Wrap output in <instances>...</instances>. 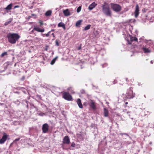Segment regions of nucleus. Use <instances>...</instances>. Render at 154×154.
Returning <instances> with one entry per match:
<instances>
[{"mask_svg":"<svg viewBox=\"0 0 154 154\" xmlns=\"http://www.w3.org/2000/svg\"><path fill=\"white\" fill-rule=\"evenodd\" d=\"M82 91H83V92H84V90H82Z\"/></svg>","mask_w":154,"mask_h":154,"instance_id":"obj_56","label":"nucleus"},{"mask_svg":"<svg viewBox=\"0 0 154 154\" xmlns=\"http://www.w3.org/2000/svg\"><path fill=\"white\" fill-rule=\"evenodd\" d=\"M126 111V110L125 109L124 110H123V112H125Z\"/></svg>","mask_w":154,"mask_h":154,"instance_id":"obj_49","label":"nucleus"},{"mask_svg":"<svg viewBox=\"0 0 154 154\" xmlns=\"http://www.w3.org/2000/svg\"><path fill=\"white\" fill-rule=\"evenodd\" d=\"M126 112L127 114H128L130 113V112Z\"/></svg>","mask_w":154,"mask_h":154,"instance_id":"obj_47","label":"nucleus"},{"mask_svg":"<svg viewBox=\"0 0 154 154\" xmlns=\"http://www.w3.org/2000/svg\"><path fill=\"white\" fill-rule=\"evenodd\" d=\"M22 91H23V92L25 93V91H24V90H22Z\"/></svg>","mask_w":154,"mask_h":154,"instance_id":"obj_53","label":"nucleus"},{"mask_svg":"<svg viewBox=\"0 0 154 154\" xmlns=\"http://www.w3.org/2000/svg\"><path fill=\"white\" fill-rule=\"evenodd\" d=\"M36 97L39 99H41V96L40 95H36Z\"/></svg>","mask_w":154,"mask_h":154,"instance_id":"obj_31","label":"nucleus"},{"mask_svg":"<svg viewBox=\"0 0 154 154\" xmlns=\"http://www.w3.org/2000/svg\"><path fill=\"white\" fill-rule=\"evenodd\" d=\"M64 25L63 23L60 22L58 24V27H62Z\"/></svg>","mask_w":154,"mask_h":154,"instance_id":"obj_26","label":"nucleus"},{"mask_svg":"<svg viewBox=\"0 0 154 154\" xmlns=\"http://www.w3.org/2000/svg\"><path fill=\"white\" fill-rule=\"evenodd\" d=\"M75 146V143L74 142H72L71 145V146L72 147H74Z\"/></svg>","mask_w":154,"mask_h":154,"instance_id":"obj_35","label":"nucleus"},{"mask_svg":"<svg viewBox=\"0 0 154 154\" xmlns=\"http://www.w3.org/2000/svg\"><path fill=\"white\" fill-rule=\"evenodd\" d=\"M57 57H58L57 56L56 57L54 58L52 60L51 62V65H53L54 64L56 60V59L57 58Z\"/></svg>","mask_w":154,"mask_h":154,"instance_id":"obj_24","label":"nucleus"},{"mask_svg":"<svg viewBox=\"0 0 154 154\" xmlns=\"http://www.w3.org/2000/svg\"><path fill=\"white\" fill-rule=\"evenodd\" d=\"M62 27L64 30L66 29V27L65 25Z\"/></svg>","mask_w":154,"mask_h":154,"instance_id":"obj_38","label":"nucleus"},{"mask_svg":"<svg viewBox=\"0 0 154 154\" xmlns=\"http://www.w3.org/2000/svg\"><path fill=\"white\" fill-rule=\"evenodd\" d=\"M125 105H127L128 104V103L127 102H126L125 103Z\"/></svg>","mask_w":154,"mask_h":154,"instance_id":"obj_48","label":"nucleus"},{"mask_svg":"<svg viewBox=\"0 0 154 154\" xmlns=\"http://www.w3.org/2000/svg\"><path fill=\"white\" fill-rule=\"evenodd\" d=\"M91 26V25H88L85 27L84 30H88L90 29Z\"/></svg>","mask_w":154,"mask_h":154,"instance_id":"obj_25","label":"nucleus"},{"mask_svg":"<svg viewBox=\"0 0 154 154\" xmlns=\"http://www.w3.org/2000/svg\"><path fill=\"white\" fill-rule=\"evenodd\" d=\"M140 48L143 50L145 53H150L151 52V49L150 47L147 48L144 46H141Z\"/></svg>","mask_w":154,"mask_h":154,"instance_id":"obj_7","label":"nucleus"},{"mask_svg":"<svg viewBox=\"0 0 154 154\" xmlns=\"http://www.w3.org/2000/svg\"><path fill=\"white\" fill-rule=\"evenodd\" d=\"M63 12L64 15L66 16H68L71 15L70 12H69V10L68 9L64 10L63 11Z\"/></svg>","mask_w":154,"mask_h":154,"instance_id":"obj_15","label":"nucleus"},{"mask_svg":"<svg viewBox=\"0 0 154 154\" xmlns=\"http://www.w3.org/2000/svg\"><path fill=\"white\" fill-rule=\"evenodd\" d=\"M8 54L7 52H5L2 53L1 55V57H2L5 56L7 55Z\"/></svg>","mask_w":154,"mask_h":154,"instance_id":"obj_27","label":"nucleus"},{"mask_svg":"<svg viewBox=\"0 0 154 154\" xmlns=\"http://www.w3.org/2000/svg\"><path fill=\"white\" fill-rule=\"evenodd\" d=\"M39 22L40 23L41 26L43 25V22L42 21H40Z\"/></svg>","mask_w":154,"mask_h":154,"instance_id":"obj_37","label":"nucleus"},{"mask_svg":"<svg viewBox=\"0 0 154 154\" xmlns=\"http://www.w3.org/2000/svg\"><path fill=\"white\" fill-rule=\"evenodd\" d=\"M97 5V4L94 2H93L91 4L89 5L88 7V9L89 10H92Z\"/></svg>","mask_w":154,"mask_h":154,"instance_id":"obj_16","label":"nucleus"},{"mask_svg":"<svg viewBox=\"0 0 154 154\" xmlns=\"http://www.w3.org/2000/svg\"><path fill=\"white\" fill-rule=\"evenodd\" d=\"M22 91H23V92L25 93V91H24V90H22Z\"/></svg>","mask_w":154,"mask_h":154,"instance_id":"obj_54","label":"nucleus"},{"mask_svg":"<svg viewBox=\"0 0 154 154\" xmlns=\"http://www.w3.org/2000/svg\"><path fill=\"white\" fill-rule=\"evenodd\" d=\"M15 93L18 94L19 92H17H17H15Z\"/></svg>","mask_w":154,"mask_h":154,"instance_id":"obj_50","label":"nucleus"},{"mask_svg":"<svg viewBox=\"0 0 154 154\" xmlns=\"http://www.w3.org/2000/svg\"><path fill=\"white\" fill-rule=\"evenodd\" d=\"M88 104L93 110H95L96 109L95 103L93 100H90L89 102H88Z\"/></svg>","mask_w":154,"mask_h":154,"instance_id":"obj_6","label":"nucleus"},{"mask_svg":"<svg viewBox=\"0 0 154 154\" xmlns=\"http://www.w3.org/2000/svg\"><path fill=\"white\" fill-rule=\"evenodd\" d=\"M52 14V11L51 10H49L47 11L45 13V15L46 16H50Z\"/></svg>","mask_w":154,"mask_h":154,"instance_id":"obj_19","label":"nucleus"},{"mask_svg":"<svg viewBox=\"0 0 154 154\" xmlns=\"http://www.w3.org/2000/svg\"><path fill=\"white\" fill-rule=\"evenodd\" d=\"M54 31V29H52L51 30V31H51V32H53Z\"/></svg>","mask_w":154,"mask_h":154,"instance_id":"obj_44","label":"nucleus"},{"mask_svg":"<svg viewBox=\"0 0 154 154\" xmlns=\"http://www.w3.org/2000/svg\"><path fill=\"white\" fill-rule=\"evenodd\" d=\"M63 142L65 144H69L70 143V139L68 136H65L64 137Z\"/></svg>","mask_w":154,"mask_h":154,"instance_id":"obj_11","label":"nucleus"},{"mask_svg":"<svg viewBox=\"0 0 154 154\" xmlns=\"http://www.w3.org/2000/svg\"><path fill=\"white\" fill-rule=\"evenodd\" d=\"M144 96L145 97H146L145 95H144Z\"/></svg>","mask_w":154,"mask_h":154,"instance_id":"obj_58","label":"nucleus"},{"mask_svg":"<svg viewBox=\"0 0 154 154\" xmlns=\"http://www.w3.org/2000/svg\"><path fill=\"white\" fill-rule=\"evenodd\" d=\"M81 49V46H79L78 48V50H80Z\"/></svg>","mask_w":154,"mask_h":154,"instance_id":"obj_40","label":"nucleus"},{"mask_svg":"<svg viewBox=\"0 0 154 154\" xmlns=\"http://www.w3.org/2000/svg\"><path fill=\"white\" fill-rule=\"evenodd\" d=\"M145 43L148 45L150 47L152 48H153L154 46V42L152 41L151 40H147Z\"/></svg>","mask_w":154,"mask_h":154,"instance_id":"obj_12","label":"nucleus"},{"mask_svg":"<svg viewBox=\"0 0 154 154\" xmlns=\"http://www.w3.org/2000/svg\"><path fill=\"white\" fill-rule=\"evenodd\" d=\"M13 19L12 18H10L8 20L5 22L4 24L5 26H7L12 21Z\"/></svg>","mask_w":154,"mask_h":154,"instance_id":"obj_21","label":"nucleus"},{"mask_svg":"<svg viewBox=\"0 0 154 154\" xmlns=\"http://www.w3.org/2000/svg\"><path fill=\"white\" fill-rule=\"evenodd\" d=\"M107 64L105 63V64H103L102 65V67L103 68L104 67V66H104L105 67V66H107Z\"/></svg>","mask_w":154,"mask_h":154,"instance_id":"obj_36","label":"nucleus"},{"mask_svg":"<svg viewBox=\"0 0 154 154\" xmlns=\"http://www.w3.org/2000/svg\"><path fill=\"white\" fill-rule=\"evenodd\" d=\"M77 103L80 108H82L83 106L80 99L78 98L77 99Z\"/></svg>","mask_w":154,"mask_h":154,"instance_id":"obj_17","label":"nucleus"},{"mask_svg":"<svg viewBox=\"0 0 154 154\" xmlns=\"http://www.w3.org/2000/svg\"><path fill=\"white\" fill-rule=\"evenodd\" d=\"M115 81H114L113 82V84H115V83H114V82H115Z\"/></svg>","mask_w":154,"mask_h":154,"instance_id":"obj_51","label":"nucleus"},{"mask_svg":"<svg viewBox=\"0 0 154 154\" xmlns=\"http://www.w3.org/2000/svg\"><path fill=\"white\" fill-rule=\"evenodd\" d=\"M83 91H82V93H83Z\"/></svg>","mask_w":154,"mask_h":154,"instance_id":"obj_57","label":"nucleus"},{"mask_svg":"<svg viewBox=\"0 0 154 154\" xmlns=\"http://www.w3.org/2000/svg\"><path fill=\"white\" fill-rule=\"evenodd\" d=\"M20 36L17 33H9L7 35L8 42L14 44L16 43L20 38Z\"/></svg>","mask_w":154,"mask_h":154,"instance_id":"obj_1","label":"nucleus"},{"mask_svg":"<svg viewBox=\"0 0 154 154\" xmlns=\"http://www.w3.org/2000/svg\"><path fill=\"white\" fill-rule=\"evenodd\" d=\"M139 14V8L138 5L137 4L136 5L135 9L134 12V16L135 17H138Z\"/></svg>","mask_w":154,"mask_h":154,"instance_id":"obj_8","label":"nucleus"},{"mask_svg":"<svg viewBox=\"0 0 154 154\" xmlns=\"http://www.w3.org/2000/svg\"><path fill=\"white\" fill-rule=\"evenodd\" d=\"M108 111L107 109L105 108L104 109V115L105 117H107L108 116Z\"/></svg>","mask_w":154,"mask_h":154,"instance_id":"obj_18","label":"nucleus"},{"mask_svg":"<svg viewBox=\"0 0 154 154\" xmlns=\"http://www.w3.org/2000/svg\"><path fill=\"white\" fill-rule=\"evenodd\" d=\"M110 5L112 10L116 12H119L122 10V7L119 4L112 3Z\"/></svg>","mask_w":154,"mask_h":154,"instance_id":"obj_3","label":"nucleus"},{"mask_svg":"<svg viewBox=\"0 0 154 154\" xmlns=\"http://www.w3.org/2000/svg\"><path fill=\"white\" fill-rule=\"evenodd\" d=\"M52 35H53V37H55V36H54V33H52Z\"/></svg>","mask_w":154,"mask_h":154,"instance_id":"obj_43","label":"nucleus"},{"mask_svg":"<svg viewBox=\"0 0 154 154\" xmlns=\"http://www.w3.org/2000/svg\"><path fill=\"white\" fill-rule=\"evenodd\" d=\"M121 134L122 135H123V134H125V135H127V136H128V134L126 133H121Z\"/></svg>","mask_w":154,"mask_h":154,"instance_id":"obj_39","label":"nucleus"},{"mask_svg":"<svg viewBox=\"0 0 154 154\" xmlns=\"http://www.w3.org/2000/svg\"><path fill=\"white\" fill-rule=\"evenodd\" d=\"M81 6H79V7H78V8H77V13H79V12L81 10Z\"/></svg>","mask_w":154,"mask_h":154,"instance_id":"obj_29","label":"nucleus"},{"mask_svg":"<svg viewBox=\"0 0 154 154\" xmlns=\"http://www.w3.org/2000/svg\"><path fill=\"white\" fill-rule=\"evenodd\" d=\"M125 79H126V81H127V82L128 81V78H126Z\"/></svg>","mask_w":154,"mask_h":154,"instance_id":"obj_46","label":"nucleus"},{"mask_svg":"<svg viewBox=\"0 0 154 154\" xmlns=\"http://www.w3.org/2000/svg\"><path fill=\"white\" fill-rule=\"evenodd\" d=\"M144 37H143L140 38L139 39V40H140L139 42H141L142 41H143V42H144L145 43L146 42V41H147V40L146 39H144Z\"/></svg>","mask_w":154,"mask_h":154,"instance_id":"obj_23","label":"nucleus"},{"mask_svg":"<svg viewBox=\"0 0 154 154\" xmlns=\"http://www.w3.org/2000/svg\"><path fill=\"white\" fill-rule=\"evenodd\" d=\"M12 4L11 3L8 6L4 8L6 10H11L12 9Z\"/></svg>","mask_w":154,"mask_h":154,"instance_id":"obj_20","label":"nucleus"},{"mask_svg":"<svg viewBox=\"0 0 154 154\" xmlns=\"http://www.w3.org/2000/svg\"><path fill=\"white\" fill-rule=\"evenodd\" d=\"M131 143V142H130L128 141L127 142L125 141L124 143L126 145H127V144H130Z\"/></svg>","mask_w":154,"mask_h":154,"instance_id":"obj_33","label":"nucleus"},{"mask_svg":"<svg viewBox=\"0 0 154 154\" xmlns=\"http://www.w3.org/2000/svg\"><path fill=\"white\" fill-rule=\"evenodd\" d=\"M8 136L5 133H4L2 138L0 140V144H3L6 140L7 137Z\"/></svg>","mask_w":154,"mask_h":154,"instance_id":"obj_10","label":"nucleus"},{"mask_svg":"<svg viewBox=\"0 0 154 154\" xmlns=\"http://www.w3.org/2000/svg\"><path fill=\"white\" fill-rule=\"evenodd\" d=\"M33 30H35L39 32H44L45 29L44 28L41 29L38 27H34L32 31Z\"/></svg>","mask_w":154,"mask_h":154,"instance_id":"obj_13","label":"nucleus"},{"mask_svg":"<svg viewBox=\"0 0 154 154\" xmlns=\"http://www.w3.org/2000/svg\"><path fill=\"white\" fill-rule=\"evenodd\" d=\"M37 114L38 115L41 116H43L45 115V113L41 112H38Z\"/></svg>","mask_w":154,"mask_h":154,"instance_id":"obj_28","label":"nucleus"},{"mask_svg":"<svg viewBox=\"0 0 154 154\" xmlns=\"http://www.w3.org/2000/svg\"><path fill=\"white\" fill-rule=\"evenodd\" d=\"M20 137L15 139V140H14L13 143H15V142L16 141H19L20 140Z\"/></svg>","mask_w":154,"mask_h":154,"instance_id":"obj_32","label":"nucleus"},{"mask_svg":"<svg viewBox=\"0 0 154 154\" xmlns=\"http://www.w3.org/2000/svg\"><path fill=\"white\" fill-rule=\"evenodd\" d=\"M102 11L106 15L111 17L112 12L109 6L108 5H103L102 6Z\"/></svg>","mask_w":154,"mask_h":154,"instance_id":"obj_2","label":"nucleus"},{"mask_svg":"<svg viewBox=\"0 0 154 154\" xmlns=\"http://www.w3.org/2000/svg\"><path fill=\"white\" fill-rule=\"evenodd\" d=\"M22 89H24V88H21Z\"/></svg>","mask_w":154,"mask_h":154,"instance_id":"obj_55","label":"nucleus"},{"mask_svg":"<svg viewBox=\"0 0 154 154\" xmlns=\"http://www.w3.org/2000/svg\"><path fill=\"white\" fill-rule=\"evenodd\" d=\"M22 91H23V92L25 93V91H24V90H22Z\"/></svg>","mask_w":154,"mask_h":154,"instance_id":"obj_52","label":"nucleus"},{"mask_svg":"<svg viewBox=\"0 0 154 154\" xmlns=\"http://www.w3.org/2000/svg\"><path fill=\"white\" fill-rule=\"evenodd\" d=\"M25 79V77L24 76H23L22 78L21 79V80H22V81H23Z\"/></svg>","mask_w":154,"mask_h":154,"instance_id":"obj_42","label":"nucleus"},{"mask_svg":"<svg viewBox=\"0 0 154 154\" xmlns=\"http://www.w3.org/2000/svg\"><path fill=\"white\" fill-rule=\"evenodd\" d=\"M130 41H128V44H131L133 41L137 42V38L135 37L130 36Z\"/></svg>","mask_w":154,"mask_h":154,"instance_id":"obj_14","label":"nucleus"},{"mask_svg":"<svg viewBox=\"0 0 154 154\" xmlns=\"http://www.w3.org/2000/svg\"><path fill=\"white\" fill-rule=\"evenodd\" d=\"M62 97L68 101H72L73 99L71 95L68 92H64L62 93Z\"/></svg>","mask_w":154,"mask_h":154,"instance_id":"obj_4","label":"nucleus"},{"mask_svg":"<svg viewBox=\"0 0 154 154\" xmlns=\"http://www.w3.org/2000/svg\"><path fill=\"white\" fill-rule=\"evenodd\" d=\"M82 20H80L78 21L75 24L76 26H79L80 25H81Z\"/></svg>","mask_w":154,"mask_h":154,"instance_id":"obj_22","label":"nucleus"},{"mask_svg":"<svg viewBox=\"0 0 154 154\" xmlns=\"http://www.w3.org/2000/svg\"><path fill=\"white\" fill-rule=\"evenodd\" d=\"M150 63L151 64H152L153 63V62L152 60H151L150 61Z\"/></svg>","mask_w":154,"mask_h":154,"instance_id":"obj_45","label":"nucleus"},{"mask_svg":"<svg viewBox=\"0 0 154 154\" xmlns=\"http://www.w3.org/2000/svg\"><path fill=\"white\" fill-rule=\"evenodd\" d=\"M51 33V31H49L48 32V33L46 34H42V35H45V36H46V37H48L49 36V34L50 33Z\"/></svg>","mask_w":154,"mask_h":154,"instance_id":"obj_30","label":"nucleus"},{"mask_svg":"<svg viewBox=\"0 0 154 154\" xmlns=\"http://www.w3.org/2000/svg\"><path fill=\"white\" fill-rule=\"evenodd\" d=\"M56 45L57 46H58L59 45V43L57 40L55 41Z\"/></svg>","mask_w":154,"mask_h":154,"instance_id":"obj_34","label":"nucleus"},{"mask_svg":"<svg viewBox=\"0 0 154 154\" xmlns=\"http://www.w3.org/2000/svg\"><path fill=\"white\" fill-rule=\"evenodd\" d=\"M19 7V6L18 5H16L14 7V8H18Z\"/></svg>","mask_w":154,"mask_h":154,"instance_id":"obj_41","label":"nucleus"},{"mask_svg":"<svg viewBox=\"0 0 154 154\" xmlns=\"http://www.w3.org/2000/svg\"><path fill=\"white\" fill-rule=\"evenodd\" d=\"M126 98L128 99L132 98L134 97L135 94L133 93L131 88H130L129 90H128V92L126 94Z\"/></svg>","mask_w":154,"mask_h":154,"instance_id":"obj_5","label":"nucleus"},{"mask_svg":"<svg viewBox=\"0 0 154 154\" xmlns=\"http://www.w3.org/2000/svg\"><path fill=\"white\" fill-rule=\"evenodd\" d=\"M48 125L47 123L43 124L42 125V130L43 133H46L48 130Z\"/></svg>","mask_w":154,"mask_h":154,"instance_id":"obj_9","label":"nucleus"}]
</instances>
